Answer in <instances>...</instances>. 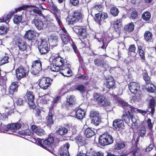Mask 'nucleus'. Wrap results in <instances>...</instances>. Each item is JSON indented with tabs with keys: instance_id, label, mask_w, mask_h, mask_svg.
<instances>
[{
	"instance_id": "1",
	"label": "nucleus",
	"mask_w": 156,
	"mask_h": 156,
	"mask_svg": "<svg viewBox=\"0 0 156 156\" xmlns=\"http://www.w3.org/2000/svg\"><path fill=\"white\" fill-rule=\"evenodd\" d=\"M53 57L50 69L52 72H59L60 67L63 66L67 62H65L64 58L61 57L58 53L55 55Z\"/></svg>"
},
{
	"instance_id": "2",
	"label": "nucleus",
	"mask_w": 156,
	"mask_h": 156,
	"mask_svg": "<svg viewBox=\"0 0 156 156\" xmlns=\"http://www.w3.org/2000/svg\"><path fill=\"white\" fill-rule=\"evenodd\" d=\"M124 109L125 112L122 116V120L125 121L127 124H129L130 122V120L133 121V119L134 117V114L135 112L136 108L130 105L126 107H124Z\"/></svg>"
},
{
	"instance_id": "3",
	"label": "nucleus",
	"mask_w": 156,
	"mask_h": 156,
	"mask_svg": "<svg viewBox=\"0 0 156 156\" xmlns=\"http://www.w3.org/2000/svg\"><path fill=\"white\" fill-rule=\"evenodd\" d=\"M54 141L53 137H49L43 141V143L41 141L39 140L38 144L41 147L44 148L52 153L55 152L54 148L55 146L53 144Z\"/></svg>"
},
{
	"instance_id": "4",
	"label": "nucleus",
	"mask_w": 156,
	"mask_h": 156,
	"mask_svg": "<svg viewBox=\"0 0 156 156\" xmlns=\"http://www.w3.org/2000/svg\"><path fill=\"white\" fill-rule=\"evenodd\" d=\"M29 67L27 66L20 65L15 70V75L18 80L23 78H25L28 75Z\"/></svg>"
},
{
	"instance_id": "5",
	"label": "nucleus",
	"mask_w": 156,
	"mask_h": 156,
	"mask_svg": "<svg viewBox=\"0 0 156 156\" xmlns=\"http://www.w3.org/2000/svg\"><path fill=\"white\" fill-rule=\"evenodd\" d=\"M24 98L25 101L29 105L30 108L31 109H35L36 105L34 102L35 96L33 92L27 90Z\"/></svg>"
},
{
	"instance_id": "6",
	"label": "nucleus",
	"mask_w": 156,
	"mask_h": 156,
	"mask_svg": "<svg viewBox=\"0 0 156 156\" xmlns=\"http://www.w3.org/2000/svg\"><path fill=\"white\" fill-rule=\"evenodd\" d=\"M53 79L49 77H43L39 80V85L41 89H47L51 85Z\"/></svg>"
},
{
	"instance_id": "7",
	"label": "nucleus",
	"mask_w": 156,
	"mask_h": 156,
	"mask_svg": "<svg viewBox=\"0 0 156 156\" xmlns=\"http://www.w3.org/2000/svg\"><path fill=\"white\" fill-rule=\"evenodd\" d=\"M82 13L78 11H74L72 15H68L67 18V22L69 24H73L75 23L82 19Z\"/></svg>"
},
{
	"instance_id": "8",
	"label": "nucleus",
	"mask_w": 156,
	"mask_h": 156,
	"mask_svg": "<svg viewBox=\"0 0 156 156\" xmlns=\"http://www.w3.org/2000/svg\"><path fill=\"white\" fill-rule=\"evenodd\" d=\"M42 70V63L40 59L32 62L30 71L33 75H36L39 74Z\"/></svg>"
},
{
	"instance_id": "9",
	"label": "nucleus",
	"mask_w": 156,
	"mask_h": 156,
	"mask_svg": "<svg viewBox=\"0 0 156 156\" xmlns=\"http://www.w3.org/2000/svg\"><path fill=\"white\" fill-rule=\"evenodd\" d=\"M73 30L80 39H86L88 35V34L87 32L86 29L83 26H75L73 28Z\"/></svg>"
},
{
	"instance_id": "10",
	"label": "nucleus",
	"mask_w": 156,
	"mask_h": 156,
	"mask_svg": "<svg viewBox=\"0 0 156 156\" xmlns=\"http://www.w3.org/2000/svg\"><path fill=\"white\" fill-rule=\"evenodd\" d=\"M38 49L41 55L47 54L50 49L48 41L45 39H41V43L38 46Z\"/></svg>"
},
{
	"instance_id": "11",
	"label": "nucleus",
	"mask_w": 156,
	"mask_h": 156,
	"mask_svg": "<svg viewBox=\"0 0 156 156\" xmlns=\"http://www.w3.org/2000/svg\"><path fill=\"white\" fill-rule=\"evenodd\" d=\"M21 126L22 125L20 123L17 122L4 125L2 127V129L4 132L6 133L8 132L9 130H12L14 132V130L19 129L21 128Z\"/></svg>"
},
{
	"instance_id": "12",
	"label": "nucleus",
	"mask_w": 156,
	"mask_h": 156,
	"mask_svg": "<svg viewBox=\"0 0 156 156\" xmlns=\"http://www.w3.org/2000/svg\"><path fill=\"white\" fill-rule=\"evenodd\" d=\"M71 65L67 62L60 68V73L63 76L69 77L72 75V71L70 69Z\"/></svg>"
},
{
	"instance_id": "13",
	"label": "nucleus",
	"mask_w": 156,
	"mask_h": 156,
	"mask_svg": "<svg viewBox=\"0 0 156 156\" xmlns=\"http://www.w3.org/2000/svg\"><path fill=\"white\" fill-rule=\"evenodd\" d=\"M31 23L34 24L36 28L39 30H42L44 27H46V25L44 23L42 19L40 17L36 16L32 21Z\"/></svg>"
},
{
	"instance_id": "14",
	"label": "nucleus",
	"mask_w": 156,
	"mask_h": 156,
	"mask_svg": "<svg viewBox=\"0 0 156 156\" xmlns=\"http://www.w3.org/2000/svg\"><path fill=\"white\" fill-rule=\"evenodd\" d=\"M36 34L37 32L35 30L30 29L26 32L24 37L29 41L36 42L37 40L35 39L36 37Z\"/></svg>"
},
{
	"instance_id": "15",
	"label": "nucleus",
	"mask_w": 156,
	"mask_h": 156,
	"mask_svg": "<svg viewBox=\"0 0 156 156\" xmlns=\"http://www.w3.org/2000/svg\"><path fill=\"white\" fill-rule=\"evenodd\" d=\"M15 45L18 48L20 51H24L26 50L27 44L26 41L20 38L17 39L15 41Z\"/></svg>"
},
{
	"instance_id": "16",
	"label": "nucleus",
	"mask_w": 156,
	"mask_h": 156,
	"mask_svg": "<svg viewBox=\"0 0 156 156\" xmlns=\"http://www.w3.org/2000/svg\"><path fill=\"white\" fill-rule=\"evenodd\" d=\"M70 145L69 143L66 142L60 147L59 151L60 156H69L68 150Z\"/></svg>"
},
{
	"instance_id": "17",
	"label": "nucleus",
	"mask_w": 156,
	"mask_h": 156,
	"mask_svg": "<svg viewBox=\"0 0 156 156\" xmlns=\"http://www.w3.org/2000/svg\"><path fill=\"white\" fill-rule=\"evenodd\" d=\"M94 96L98 104L103 106L107 105V100L103 95H101L95 93Z\"/></svg>"
},
{
	"instance_id": "18",
	"label": "nucleus",
	"mask_w": 156,
	"mask_h": 156,
	"mask_svg": "<svg viewBox=\"0 0 156 156\" xmlns=\"http://www.w3.org/2000/svg\"><path fill=\"white\" fill-rule=\"evenodd\" d=\"M76 143L80 147L85 146L88 144L87 139L85 137L80 135L76 136L74 138Z\"/></svg>"
},
{
	"instance_id": "19",
	"label": "nucleus",
	"mask_w": 156,
	"mask_h": 156,
	"mask_svg": "<svg viewBox=\"0 0 156 156\" xmlns=\"http://www.w3.org/2000/svg\"><path fill=\"white\" fill-rule=\"evenodd\" d=\"M128 87L131 93L134 94H136L140 88L139 84L134 82H130L128 84Z\"/></svg>"
},
{
	"instance_id": "20",
	"label": "nucleus",
	"mask_w": 156,
	"mask_h": 156,
	"mask_svg": "<svg viewBox=\"0 0 156 156\" xmlns=\"http://www.w3.org/2000/svg\"><path fill=\"white\" fill-rule=\"evenodd\" d=\"M113 128L116 130H121L123 128L124 122L123 120L119 119L114 120L113 122Z\"/></svg>"
},
{
	"instance_id": "21",
	"label": "nucleus",
	"mask_w": 156,
	"mask_h": 156,
	"mask_svg": "<svg viewBox=\"0 0 156 156\" xmlns=\"http://www.w3.org/2000/svg\"><path fill=\"white\" fill-rule=\"evenodd\" d=\"M30 128L33 132L39 136H41L44 134L45 131L43 129L34 124L32 125Z\"/></svg>"
},
{
	"instance_id": "22",
	"label": "nucleus",
	"mask_w": 156,
	"mask_h": 156,
	"mask_svg": "<svg viewBox=\"0 0 156 156\" xmlns=\"http://www.w3.org/2000/svg\"><path fill=\"white\" fill-rule=\"evenodd\" d=\"M18 84V82L17 81L13 82L11 83L8 89V92L9 94H13L15 92L17 91L19 86Z\"/></svg>"
},
{
	"instance_id": "23",
	"label": "nucleus",
	"mask_w": 156,
	"mask_h": 156,
	"mask_svg": "<svg viewBox=\"0 0 156 156\" xmlns=\"http://www.w3.org/2000/svg\"><path fill=\"white\" fill-rule=\"evenodd\" d=\"M107 133H103L99 136L98 139L99 144L102 147H105L107 145Z\"/></svg>"
},
{
	"instance_id": "24",
	"label": "nucleus",
	"mask_w": 156,
	"mask_h": 156,
	"mask_svg": "<svg viewBox=\"0 0 156 156\" xmlns=\"http://www.w3.org/2000/svg\"><path fill=\"white\" fill-rule=\"evenodd\" d=\"M107 17V15L106 13H98L95 15L94 20L95 21L99 24L102 21L104 20Z\"/></svg>"
},
{
	"instance_id": "25",
	"label": "nucleus",
	"mask_w": 156,
	"mask_h": 156,
	"mask_svg": "<svg viewBox=\"0 0 156 156\" xmlns=\"http://www.w3.org/2000/svg\"><path fill=\"white\" fill-rule=\"evenodd\" d=\"M99 115L98 113L97 112L94 111L90 112V116L94 124H97L98 123L99 119Z\"/></svg>"
},
{
	"instance_id": "26",
	"label": "nucleus",
	"mask_w": 156,
	"mask_h": 156,
	"mask_svg": "<svg viewBox=\"0 0 156 156\" xmlns=\"http://www.w3.org/2000/svg\"><path fill=\"white\" fill-rule=\"evenodd\" d=\"M122 18L117 19L113 24V27L116 31L120 30L122 27Z\"/></svg>"
},
{
	"instance_id": "27",
	"label": "nucleus",
	"mask_w": 156,
	"mask_h": 156,
	"mask_svg": "<svg viewBox=\"0 0 156 156\" xmlns=\"http://www.w3.org/2000/svg\"><path fill=\"white\" fill-rule=\"evenodd\" d=\"M108 88L109 89L108 92L113 90L116 87L115 81L113 78L111 76L108 77Z\"/></svg>"
},
{
	"instance_id": "28",
	"label": "nucleus",
	"mask_w": 156,
	"mask_h": 156,
	"mask_svg": "<svg viewBox=\"0 0 156 156\" xmlns=\"http://www.w3.org/2000/svg\"><path fill=\"white\" fill-rule=\"evenodd\" d=\"M68 131V127L60 126L58 129L56 131V133L61 136L66 134Z\"/></svg>"
},
{
	"instance_id": "29",
	"label": "nucleus",
	"mask_w": 156,
	"mask_h": 156,
	"mask_svg": "<svg viewBox=\"0 0 156 156\" xmlns=\"http://www.w3.org/2000/svg\"><path fill=\"white\" fill-rule=\"evenodd\" d=\"M76 103V99L73 95H69L66 98V105L69 107H72Z\"/></svg>"
},
{
	"instance_id": "30",
	"label": "nucleus",
	"mask_w": 156,
	"mask_h": 156,
	"mask_svg": "<svg viewBox=\"0 0 156 156\" xmlns=\"http://www.w3.org/2000/svg\"><path fill=\"white\" fill-rule=\"evenodd\" d=\"M14 13V11H11L9 12L6 16L2 17L0 18V22H5L6 23L9 22Z\"/></svg>"
},
{
	"instance_id": "31",
	"label": "nucleus",
	"mask_w": 156,
	"mask_h": 156,
	"mask_svg": "<svg viewBox=\"0 0 156 156\" xmlns=\"http://www.w3.org/2000/svg\"><path fill=\"white\" fill-rule=\"evenodd\" d=\"M85 112L84 110L81 108H78L76 112V118L79 119H82L85 115Z\"/></svg>"
},
{
	"instance_id": "32",
	"label": "nucleus",
	"mask_w": 156,
	"mask_h": 156,
	"mask_svg": "<svg viewBox=\"0 0 156 156\" xmlns=\"http://www.w3.org/2000/svg\"><path fill=\"white\" fill-rule=\"evenodd\" d=\"M53 115L52 112H49L48 116L46 117V123L47 126L51 125L54 123L53 119Z\"/></svg>"
},
{
	"instance_id": "33",
	"label": "nucleus",
	"mask_w": 156,
	"mask_h": 156,
	"mask_svg": "<svg viewBox=\"0 0 156 156\" xmlns=\"http://www.w3.org/2000/svg\"><path fill=\"white\" fill-rule=\"evenodd\" d=\"M142 75L143 79L145 81L147 85L151 84V83H152L151 80V78L148 76L147 71L145 70L142 73Z\"/></svg>"
},
{
	"instance_id": "34",
	"label": "nucleus",
	"mask_w": 156,
	"mask_h": 156,
	"mask_svg": "<svg viewBox=\"0 0 156 156\" xmlns=\"http://www.w3.org/2000/svg\"><path fill=\"white\" fill-rule=\"evenodd\" d=\"M144 36V39L146 41L151 42L152 39L153 34L149 31L147 30L145 31Z\"/></svg>"
},
{
	"instance_id": "35",
	"label": "nucleus",
	"mask_w": 156,
	"mask_h": 156,
	"mask_svg": "<svg viewBox=\"0 0 156 156\" xmlns=\"http://www.w3.org/2000/svg\"><path fill=\"white\" fill-rule=\"evenodd\" d=\"M136 48L134 44H131L129 47L128 49V51L129 54L131 55V54L133 53V56H135L136 55Z\"/></svg>"
},
{
	"instance_id": "36",
	"label": "nucleus",
	"mask_w": 156,
	"mask_h": 156,
	"mask_svg": "<svg viewBox=\"0 0 156 156\" xmlns=\"http://www.w3.org/2000/svg\"><path fill=\"white\" fill-rule=\"evenodd\" d=\"M18 133L22 135H27L32 136L34 134L29 129L22 130L18 132Z\"/></svg>"
},
{
	"instance_id": "37",
	"label": "nucleus",
	"mask_w": 156,
	"mask_h": 156,
	"mask_svg": "<svg viewBox=\"0 0 156 156\" xmlns=\"http://www.w3.org/2000/svg\"><path fill=\"white\" fill-rule=\"evenodd\" d=\"M137 49L140 58L144 60H145L146 59L145 55V53L144 51L142 49V46L140 45L138 46Z\"/></svg>"
},
{
	"instance_id": "38",
	"label": "nucleus",
	"mask_w": 156,
	"mask_h": 156,
	"mask_svg": "<svg viewBox=\"0 0 156 156\" xmlns=\"http://www.w3.org/2000/svg\"><path fill=\"white\" fill-rule=\"evenodd\" d=\"M134 25L133 23L131 22L126 25H125L124 26V29L126 31L128 32H130L132 31L134 29Z\"/></svg>"
},
{
	"instance_id": "39",
	"label": "nucleus",
	"mask_w": 156,
	"mask_h": 156,
	"mask_svg": "<svg viewBox=\"0 0 156 156\" xmlns=\"http://www.w3.org/2000/svg\"><path fill=\"white\" fill-rule=\"evenodd\" d=\"M151 14L149 11H145L141 15V18L145 21H149L151 18Z\"/></svg>"
},
{
	"instance_id": "40",
	"label": "nucleus",
	"mask_w": 156,
	"mask_h": 156,
	"mask_svg": "<svg viewBox=\"0 0 156 156\" xmlns=\"http://www.w3.org/2000/svg\"><path fill=\"white\" fill-rule=\"evenodd\" d=\"M95 134L94 131L90 128H87L85 131V134L87 138H90L94 136Z\"/></svg>"
},
{
	"instance_id": "41",
	"label": "nucleus",
	"mask_w": 156,
	"mask_h": 156,
	"mask_svg": "<svg viewBox=\"0 0 156 156\" xmlns=\"http://www.w3.org/2000/svg\"><path fill=\"white\" fill-rule=\"evenodd\" d=\"M94 64L98 66H103L105 64L104 60L102 58H96L94 60Z\"/></svg>"
},
{
	"instance_id": "42",
	"label": "nucleus",
	"mask_w": 156,
	"mask_h": 156,
	"mask_svg": "<svg viewBox=\"0 0 156 156\" xmlns=\"http://www.w3.org/2000/svg\"><path fill=\"white\" fill-rule=\"evenodd\" d=\"M35 6L33 5H25L22 6L18 8L15 9V11H14L15 12H18L22 10H25L27 8L31 7H34Z\"/></svg>"
},
{
	"instance_id": "43",
	"label": "nucleus",
	"mask_w": 156,
	"mask_h": 156,
	"mask_svg": "<svg viewBox=\"0 0 156 156\" xmlns=\"http://www.w3.org/2000/svg\"><path fill=\"white\" fill-rule=\"evenodd\" d=\"M61 39L62 43H69L70 42V37L69 34H61Z\"/></svg>"
},
{
	"instance_id": "44",
	"label": "nucleus",
	"mask_w": 156,
	"mask_h": 156,
	"mask_svg": "<svg viewBox=\"0 0 156 156\" xmlns=\"http://www.w3.org/2000/svg\"><path fill=\"white\" fill-rule=\"evenodd\" d=\"M155 101L153 99H151L150 100L149 108L151 109V114L153 115L154 112Z\"/></svg>"
},
{
	"instance_id": "45",
	"label": "nucleus",
	"mask_w": 156,
	"mask_h": 156,
	"mask_svg": "<svg viewBox=\"0 0 156 156\" xmlns=\"http://www.w3.org/2000/svg\"><path fill=\"white\" fill-rule=\"evenodd\" d=\"M119 12V11L118 8L113 7H112L110 10V14L113 16L115 17L117 16Z\"/></svg>"
},
{
	"instance_id": "46",
	"label": "nucleus",
	"mask_w": 156,
	"mask_h": 156,
	"mask_svg": "<svg viewBox=\"0 0 156 156\" xmlns=\"http://www.w3.org/2000/svg\"><path fill=\"white\" fill-rule=\"evenodd\" d=\"M130 153L134 156H140L141 155L140 149L136 146L132 151H131Z\"/></svg>"
},
{
	"instance_id": "47",
	"label": "nucleus",
	"mask_w": 156,
	"mask_h": 156,
	"mask_svg": "<svg viewBox=\"0 0 156 156\" xmlns=\"http://www.w3.org/2000/svg\"><path fill=\"white\" fill-rule=\"evenodd\" d=\"M22 16L18 15H15L13 19V21L14 23L18 24L22 21Z\"/></svg>"
},
{
	"instance_id": "48",
	"label": "nucleus",
	"mask_w": 156,
	"mask_h": 156,
	"mask_svg": "<svg viewBox=\"0 0 156 156\" xmlns=\"http://www.w3.org/2000/svg\"><path fill=\"white\" fill-rule=\"evenodd\" d=\"M125 146V144L124 142H121L120 143H117L115 145L114 149L116 150H120L123 148Z\"/></svg>"
},
{
	"instance_id": "49",
	"label": "nucleus",
	"mask_w": 156,
	"mask_h": 156,
	"mask_svg": "<svg viewBox=\"0 0 156 156\" xmlns=\"http://www.w3.org/2000/svg\"><path fill=\"white\" fill-rule=\"evenodd\" d=\"M146 133V127L144 126H142L139 130V133L140 136L144 137Z\"/></svg>"
},
{
	"instance_id": "50",
	"label": "nucleus",
	"mask_w": 156,
	"mask_h": 156,
	"mask_svg": "<svg viewBox=\"0 0 156 156\" xmlns=\"http://www.w3.org/2000/svg\"><path fill=\"white\" fill-rule=\"evenodd\" d=\"M116 100L119 102V103L121 104L122 107L124 108V107H126L128 106H129L130 105H129L128 103L126 102L123 100L121 99L120 98L118 97L116 98Z\"/></svg>"
},
{
	"instance_id": "51",
	"label": "nucleus",
	"mask_w": 156,
	"mask_h": 156,
	"mask_svg": "<svg viewBox=\"0 0 156 156\" xmlns=\"http://www.w3.org/2000/svg\"><path fill=\"white\" fill-rule=\"evenodd\" d=\"M138 16V12L136 10L133 11L131 13L130 18L132 20L136 19Z\"/></svg>"
},
{
	"instance_id": "52",
	"label": "nucleus",
	"mask_w": 156,
	"mask_h": 156,
	"mask_svg": "<svg viewBox=\"0 0 156 156\" xmlns=\"http://www.w3.org/2000/svg\"><path fill=\"white\" fill-rule=\"evenodd\" d=\"M50 40L52 42H57L58 40V37L55 34H52L49 36Z\"/></svg>"
},
{
	"instance_id": "53",
	"label": "nucleus",
	"mask_w": 156,
	"mask_h": 156,
	"mask_svg": "<svg viewBox=\"0 0 156 156\" xmlns=\"http://www.w3.org/2000/svg\"><path fill=\"white\" fill-rule=\"evenodd\" d=\"M71 43H63L62 44L63 49L64 51H69L70 50V45Z\"/></svg>"
},
{
	"instance_id": "54",
	"label": "nucleus",
	"mask_w": 156,
	"mask_h": 156,
	"mask_svg": "<svg viewBox=\"0 0 156 156\" xmlns=\"http://www.w3.org/2000/svg\"><path fill=\"white\" fill-rule=\"evenodd\" d=\"M49 96L48 94H45L44 95L41 97V102L42 103H45L48 101L49 100Z\"/></svg>"
},
{
	"instance_id": "55",
	"label": "nucleus",
	"mask_w": 156,
	"mask_h": 156,
	"mask_svg": "<svg viewBox=\"0 0 156 156\" xmlns=\"http://www.w3.org/2000/svg\"><path fill=\"white\" fill-rule=\"evenodd\" d=\"M9 58L8 56H5L0 60V65L2 66L9 62Z\"/></svg>"
},
{
	"instance_id": "56",
	"label": "nucleus",
	"mask_w": 156,
	"mask_h": 156,
	"mask_svg": "<svg viewBox=\"0 0 156 156\" xmlns=\"http://www.w3.org/2000/svg\"><path fill=\"white\" fill-rule=\"evenodd\" d=\"M76 89L82 92H85L86 90L84 86L82 84H79L76 87Z\"/></svg>"
},
{
	"instance_id": "57",
	"label": "nucleus",
	"mask_w": 156,
	"mask_h": 156,
	"mask_svg": "<svg viewBox=\"0 0 156 156\" xmlns=\"http://www.w3.org/2000/svg\"><path fill=\"white\" fill-rule=\"evenodd\" d=\"M88 76L86 73H84L83 74L77 77V78L78 79L85 80H88Z\"/></svg>"
},
{
	"instance_id": "58",
	"label": "nucleus",
	"mask_w": 156,
	"mask_h": 156,
	"mask_svg": "<svg viewBox=\"0 0 156 156\" xmlns=\"http://www.w3.org/2000/svg\"><path fill=\"white\" fill-rule=\"evenodd\" d=\"M32 11L33 12L35 13L38 14L40 16H43L44 18L45 16H44V15L42 14L41 10L39 8H37V9H32Z\"/></svg>"
},
{
	"instance_id": "59",
	"label": "nucleus",
	"mask_w": 156,
	"mask_h": 156,
	"mask_svg": "<svg viewBox=\"0 0 156 156\" xmlns=\"http://www.w3.org/2000/svg\"><path fill=\"white\" fill-rule=\"evenodd\" d=\"M28 55L27 54H26L25 53H23L20 54L19 56L20 61H22L23 60H25V62H26V61L25 60L27 58Z\"/></svg>"
},
{
	"instance_id": "60",
	"label": "nucleus",
	"mask_w": 156,
	"mask_h": 156,
	"mask_svg": "<svg viewBox=\"0 0 156 156\" xmlns=\"http://www.w3.org/2000/svg\"><path fill=\"white\" fill-rule=\"evenodd\" d=\"M151 85L148 88H146V90L148 92L150 93H153L154 92V85L153 84H150Z\"/></svg>"
},
{
	"instance_id": "61",
	"label": "nucleus",
	"mask_w": 156,
	"mask_h": 156,
	"mask_svg": "<svg viewBox=\"0 0 156 156\" xmlns=\"http://www.w3.org/2000/svg\"><path fill=\"white\" fill-rule=\"evenodd\" d=\"M146 122L148 128L150 130H152L153 127V124L151 122V119L150 118H148L147 119Z\"/></svg>"
},
{
	"instance_id": "62",
	"label": "nucleus",
	"mask_w": 156,
	"mask_h": 156,
	"mask_svg": "<svg viewBox=\"0 0 156 156\" xmlns=\"http://www.w3.org/2000/svg\"><path fill=\"white\" fill-rule=\"evenodd\" d=\"M71 45L73 50L74 52L76 54H77L79 53V51L76 44L73 41L72 44H71Z\"/></svg>"
},
{
	"instance_id": "63",
	"label": "nucleus",
	"mask_w": 156,
	"mask_h": 156,
	"mask_svg": "<svg viewBox=\"0 0 156 156\" xmlns=\"http://www.w3.org/2000/svg\"><path fill=\"white\" fill-rule=\"evenodd\" d=\"M7 30L4 26L0 27V35L5 34L7 33Z\"/></svg>"
},
{
	"instance_id": "64",
	"label": "nucleus",
	"mask_w": 156,
	"mask_h": 156,
	"mask_svg": "<svg viewBox=\"0 0 156 156\" xmlns=\"http://www.w3.org/2000/svg\"><path fill=\"white\" fill-rule=\"evenodd\" d=\"M91 156H104V154L100 152H93Z\"/></svg>"
}]
</instances>
